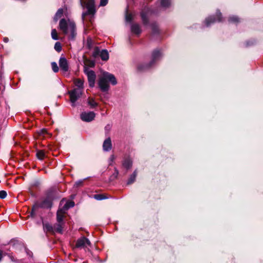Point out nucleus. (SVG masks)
I'll return each mask as SVG.
<instances>
[{"label": "nucleus", "mask_w": 263, "mask_h": 263, "mask_svg": "<svg viewBox=\"0 0 263 263\" xmlns=\"http://www.w3.org/2000/svg\"><path fill=\"white\" fill-rule=\"evenodd\" d=\"M59 28L65 34L70 32L69 40H74L77 34L76 26L74 22L69 19L66 20L65 18H62L59 22Z\"/></svg>", "instance_id": "obj_1"}, {"label": "nucleus", "mask_w": 263, "mask_h": 263, "mask_svg": "<svg viewBox=\"0 0 263 263\" xmlns=\"http://www.w3.org/2000/svg\"><path fill=\"white\" fill-rule=\"evenodd\" d=\"M108 82H110L113 85L117 84V80L114 75L108 72H104L98 82L99 87L103 92H106L109 90Z\"/></svg>", "instance_id": "obj_2"}, {"label": "nucleus", "mask_w": 263, "mask_h": 263, "mask_svg": "<svg viewBox=\"0 0 263 263\" xmlns=\"http://www.w3.org/2000/svg\"><path fill=\"white\" fill-rule=\"evenodd\" d=\"M52 206V200L49 197L44 199L41 203L35 202L33 205L30 216L34 217L36 211L39 209H50Z\"/></svg>", "instance_id": "obj_3"}, {"label": "nucleus", "mask_w": 263, "mask_h": 263, "mask_svg": "<svg viewBox=\"0 0 263 263\" xmlns=\"http://www.w3.org/2000/svg\"><path fill=\"white\" fill-rule=\"evenodd\" d=\"M162 56V54L159 49H155L153 51L152 54V60L149 64L140 65L138 67V70L140 71H145L148 69L155 64V63L159 60Z\"/></svg>", "instance_id": "obj_4"}, {"label": "nucleus", "mask_w": 263, "mask_h": 263, "mask_svg": "<svg viewBox=\"0 0 263 263\" xmlns=\"http://www.w3.org/2000/svg\"><path fill=\"white\" fill-rule=\"evenodd\" d=\"M86 7L87 11L83 12L82 14V19L83 22L84 21L85 16L88 15L93 16L95 14L96 10L95 8V0H89L86 4Z\"/></svg>", "instance_id": "obj_5"}, {"label": "nucleus", "mask_w": 263, "mask_h": 263, "mask_svg": "<svg viewBox=\"0 0 263 263\" xmlns=\"http://www.w3.org/2000/svg\"><path fill=\"white\" fill-rule=\"evenodd\" d=\"M82 92L83 91H81L80 89L74 88L68 92L72 106L75 107L76 106V102L81 97Z\"/></svg>", "instance_id": "obj_6"}, {"label": "nucleus", "mask_w": 263, "mask_h": 263, "mask_svg": "<svg viewBox=\"0 0 263 263\" xmlns=\"http://www.w3.org/2000/svg\"><path fill=\"white\" fill-rule=\"evenodd\" d=\"M222 17L221 12L219 10L216 11V15H211L206 18L204 21L205 26L209 27L211 24L216 22H221Z\"/></svg>", "instance_id": "obj_7"}, {"label": "nucleus", "mask_w": 263, "mask_h": 263, "mask_svg": "<svg viewBox=\"0 0 263 263\" xmlns=\"http://www.w3.org/2000/svg\"><path fill=\"white\" fill-rule=\"evenodd\" d=\"M84 72L87 76L89 86L90 87H94L96 79V75L95 71L85 67Z\"/></svg>", "instance_id": "obj_8"}, {"label": "nucleus", "mask_w": 263, "mask_h": 263, "mask_svg": "<svg viewBox=\"0 0 263 263\" xmlns=\"http://www.w3.org/2000/svg\"><path fill=\"white\" fill-rule=\"evenodd\" d=\"M96 116V114L93 111H84L80 114L81 119L84 122H91Z\"/></svg>", "instance_id": "obj_9"}, {"label": "nucleus", "mask_w": 263, "mask_h": 263, "mask_svg": "<svg viewBox=\"0 0 263 263\" xmlns=\"http://www.w3.org/2000/svg\"><path fill=\"white\" fill-rule=\"evenodd\" d=\"M61 70L63 73H66L69 71V65L68 61L65 57H61L59 61Z\"/></svg>", "instance_id": "obj_10"}, {"label": "nucleus", "mask_w": 263, "mask_h": 263, "mask_svg": "<svg viewBox=\"0 0 263 263\" xmlns=\"http://www.w3.org/2000/svg\"><path fill=\"white\" fill-rule=\"evenodd\" d=\"M90 244L91 243L89 240L83 236L77 240L76 247L78 248H84L86 247L87 246H90Z\"/></svg>", "instance_id": "obj_11"}, {"label": "nucleus", "mask_w": 263, "mask_h": 263, "mask_svg": "<svg viewBox=\"0 0 263 263\" xmlns=\"http://www.w3.org/2000/svg\"><path fill=\"white\" fill-rule=\"evenodd\" d=\"M122 166L126 170L130 169L133 165V161L129 157L124 158L122 161Z\"/></svg>", "instance_id": "obj_12"}, {"label": "nucleus", "mask_w": 263, "mask_h": 263, "mask_svg": "<svg viewBox=\"0 0 263 263\" xmlns=\"http://www.w3.org/2000/svg\"><path fill=\"white\" fill-rule=\"evenodd\" d=\"M112 148V144L110 138L108 137L105 140L103 144V150L105 152H109Z\"/></svg>", "instance_id": "obj_13"}, {"label": "nucleus", "mask_w": 263, "mask_h": 263, "mask_svg": "<svg viewBox=\"0 0 263 263\" xmlns=\"http://www.w3.org/2000/svg\"><path fill=\"white\" fill-rule=\"evenodd\" d=\"M130 30L132 32L137 35H140L142 32L140 26L138 24H132L130 26Z\"/></svg>", "instance_id": "obj_14"}, {"label": "nucleus", "mask_w": 263, "mask_h": 263, "mask_svg": "<svg viewBox=\"0 0 263 263\" xmlns=\"http://www.w3.org/2000/svg\"><path fill=\"white\" fill-rule=\"evenodd\" d=\"M74 84L77 87L75 89H80L81 91H83L84 88V80L80 79H76L74 80Z\"/></svg>", "instance_id": "obj_15"}, {"label": "nucleus", "mask_w": 263, "mask_h": 263, "mask_svg": "<svg viewBox=\"0 0 263 263\" xmlns=\"http://www.w3.org/2000/svg\"><path fill=\"white\" fill-rule=\"evenodd\" d=\"M74 206V202L73 201H67L66 203L60 208L62 212H65L69 209L73 208Z\"/></svg>", "instance_id": "obj_16"}, {"label": "nucleus", "mask_w": 263, "mask_h": 263, "mask_svg": "<svg viewBox=\"0 0 263 263\" xmlns=\"http://www.w3.org/2000/svg\"><path fill=\"white\" fill-rule=\"evenodd\" d=\"M148 11L144 12L143 11L141 13V19L143 24L145 25H147L148 24Z\"/></svg>", "instance_id": "obj_17"}, {"label": "nucleus", "mask_w": 263, "mask_h": 263, "mask_svg": "<svg viewBox=\"0 0 263 263\" xmlns=\"http://www.w3.org/2000/svg\"><path fill=\"white\" fill-rule=\"evenodd\" d=\"M137 176V170H135L133 174L130 176L129 179L127 181V184L129 185L134 183L136 177Z\"/></svg>", "instance_id": "obj_18"}, {"label": "nucleus", "mask_w": 263, "mask_h": 263, "mask_svg": "<svg viewBox=\"0 0 263 263\" xmlns=\"http://www.w3.org/2000/svg\"><path fill=\"white\" fill-rule=\"evenodd\" d=\"M43 229L45 232H54V228L53 226L48 222L43 223Z\"/></svg>", "instance_id": "obj_19"}, {"label": "nucleus", "mask_w": 263, "mask_h": 263, "mask_svg": "<svg viewBox=\"0 0 263 263\" xmlns=\"http://www.w3.org/2000/svg\"><path fill=\"white\" fill-rule=\"evenodd\" d=\"M100 57L103 61H107L109 58L108 51L106 49H103L100 52Z\"/></svg>", "instance_id": "obj_20"}, {"label": "nucleus", "mask_w": 263, "mask_h": 263, "mask_svg": "<svg viewBox=\"0 0 263 263\" xmlns=\"http://www.w3.org/2000/svg\"><path fill=\"white\" fill-rule=\"evenodd\" d=\"M64 212H62L61 210L60 209L58 210L57 213V220L58 223H61L63 221V214Z\"/></svg>", "instance_id": "obj_21"}, {"label": "nucleus", "mask_w": 263, "mask_h": 263, "mask_svg": "<svg viewBox=\"0 0 263 263\" xmlns=\"http://www.w3.org/2000/svg\"><path fill=\"white\" fill-rule=\"evenodd\" d=\"M171 0H160L161 7L162 8L166 9L171 6Z\"/></svg>", "instance_id": "obj_22"}, {"label": "nucleus", "mask_w": 263, "mask_h": 263, "mask_svg": "<svg viewBox=\"0 0 263 263\" xmlns=\"http://www.w3.org/2000/svg\"><path fill=\"white\" fill-rule=\"evenodd\" d=\"M63 14V9L62 8H60L58 10L57 12L54 15L53 17V20L55 22H57L58 19L62 17Z\"/></svg>", "instance_id": "obj_23"}, {"label": "nucleus", "mask_w": 263, "mask_h": 263, "mask_svg": "<svg viewBox=\"0 0 263 263\" xmlns=\"http://www.w3.org/2000/svg\"><path fill=\"white\" fill-rule=\"evenodd\" d=\"M36 156L39 160H43L45 157V154L44 151L37 150L36 153Z\"/></svg>", "instance_id": "obj_24"}, {"label": "nucleus", "mask_w": 263, "mask_h": 263, "mask_svg": "<svg viewBox=\"0 0 263 263\" xmlns=\"http://www.w3.org/2000/svg\"><path fill=\"white\" fill-rule=\"evenodd\" d=\"M93 198L97 200H102L108 198V197L104 194H95Z\"/></svg>", "instance_id": "obj_25"}, {"label": "nucleus", "mask_w": 263, "mask_h": 263, "mask_svg": "<svg viewBox=\"0 0 263 263\" xmlns=\"http://www.w3.org/2000/svg\"><path fill=\"white\" fill-rule=\"evenodd\" d=\"M87 103L90 106V108H95L98 106V103L95 102L93 99L88 98Z\"/></svg>", "instance_id": "obj_26"}, {"label": "nucleus", "mask_w": 263, "mask_h": 263, "mask_svg": "<svg viewBox=\"0 0 263 263\" xmlns=\"http://www.w3.org/2000/svg\"><path fill=\"white\" fill-rule=\"evenodd\" d=\"M54 229L56 232L62 234L63 233V227L61 223H58L54 225Z\"/></svg>", "instance_id": "obj_27"}, {"label": "nucleus", "mask_w": 263, "mask_h": 263, "mask_svg": "<svg viewBox=\"0 0 263 263\" xmlns=\"http://www.w3.org/2000/svg\"><path fill=\"white\" fill-rule=\"evenodd\" d=\"M151 28H152L153 34H157V33H158V32H159V28H158V26L157 23H152L151 25Z\"/></svg>", "instance_id": "obj_28"}, {"label": "nucleus", "mask_w": 263, "mask_h": 263, "mask_svg": "<svg viewBox=\"0 0 263 263\" xmlns=\"http://www.w3.org/2000/svg\"><path fill=\"white\" fill-rule=\"evenodd\" d=\"M228 21L230 23H237L239 22V18L237 16L232 15L229 17Z\"/></svg>", "instance_id": "obj_29"}, {"label": "nucleus", "mask_w": 263, "mask_h": 263, "mask_svg": "<svg viewBox=\"0 0 263 263\" xmlns=\"http://www.w3.org/2000/svg\"><path fill=\"white\" fill-rule=\"evenodd\" d=\"M115 172L110 177V180H114L115 179H117L119 175V171L117 167L114 168Z\"/></svg>", "instance_id": "obj_30"}, {"label": "nucleus", "mask_w": 263, "mask_h": 263, "mask_svg": "<svg viewBox=\"0 0 263 263\" xmlns=\"http://www.w3.org/2000/svg\"><path fill=\"white\" fill-rule=\"evenodd\" d=\"M51 37L53 40L57 41L59 40L58 33L55 29H53L51 30Z\"/></svg>", "instance_id": "obj_31"}, {"label": "nucleus", "mask_w": 263, "mask_h": 263, "mask_svg": "<svg viewBox=\"0 0 263 263\" xmlns=\"http://www.w3.org/2000/svg\"><path fill=\"white\" fill-rule=\"evenodd\" d=\"M54 48L57 52H61L62 49L61 44L59 42H56L54 44Z\"/></svg>", "instance_id": "obj_32"}, {"label": "nucleus", "mask_w": 263, "mask_h": 263, "mask_svg": "<svg viewBox=\"0 0 263 263\" xmlns=\"http://www.w3.org/2000/svg\"><path fill=\"white\" fill-rule=\"evenodd\" d=\"M51 64V67H52V70L54 72H58L59 70V67H58L57 63L55 62H52Z\"/></svg>", "instance_id": "obj_33"}, {"label": "nucleus", "mask_w": 263, "mask_h": 263, "mask_svg": "<svg viewBox=\"0 0 263 263\" xmlns=\"http://www.w3.org/2000/svg\"><path fill=\"white\" fill-rule=\"evenodd\" d=\"M125 20L127 22L130 23L133 20V16L130 13H128L126 11V14L125 15Z\"/></svg>", "instance_id": "obj_34"}, {"label": "nucleus", "mask_w": 263, "mask_h": 263, "mask_svg": "<svg viewBox=\"0 0 263 263\" xmlns=\"http://www.w3.org/2000/svg\"><path fill=\"white\" fill-rule=\"evenodd\" d=\"M86 45L88 49H91L92 47V40L90 38L87 39Z\"/></svg>", "instance_id": "obj_35"}, {"label": "nucleus", "mask_w": 263, "mask_h": 263, "mask_svg": "<svg viewBox=\"0 0 263 263\" xmlns=\"http://www.w3.org/2000/svg\"><path fill=\"white\" fill-rule=\"evenodd\" d=\"M7 195V194L5 191L2 190L0 191V199H5Z\"/></svg>", "instance_id": "obj_36"}, {"label": "nucleus", "mask_w": 263, "mask_h": 263, "mask_svg": "<svg viewBox=\"0 0 263 263\" xmlns=\"http://www.w3.org/2000/svg\"><path fill=\"white\" fill-rule=\"evenodd\" d=\"M100 50L98 48V47H96L94 50V51L93 52V56L94 57H97L98 55H100Z\"/></svg>", "instance_id": "obj_37"}, {"label": "nucleus", "mask_w": 263, "mask_h": 263, "mask_svg": "<svg viewBox=\"0 0 263 263\" xmlns=\"http://www.w3.org/2000/svg\"><path fill=\"white\" fill-rule=\"evenodd\" d=\"M115 159V156L114 155H111L108 160L109 165H112V163Z\"/></svg>", "instance_id": "obj_38"}, {"label": "nucleus", "mask_w": 263, "mask_h": 263, "mask_svg": "<svg viewBox=\"0 0 263 263\" xmlns=\"http://www.w3.org/2000/svg\"><path fill=\"white\" fill-rule=\"evenodd\" d=\"M108 3V0H100V6H105Z\"/></svg>", "instance_id": "obj_39"}, {"label": "nucleus", "mask_w": 263, "mask_h": 263, "mask_svg": "<svg viewBox=\"0 0 263 263\" xmlns=\"http://www.w3.org/2000/svg\"><path fill=\"white\" fill-rule=\"evenodd\" d=\"M83 183V180H79L78 181H77V182H76L75 184H74V186H76V187H78L79 186H80Z\"/></svg>", "instance_id": "obj_40"}, {"label": "nucleus", "mask_w": 263, "mask_h": 263, "mask_svg": "<svg viewBox=\"0 0 263 263\" xmlns=\"http://www.w3.org/2000/svg\"><path fill=\"white\" fill-rule=\"evenodd\" d=\"M3 41L5 43H8L9 42V39L7 37H5L3 39Z\"/></svg>", "instance_id": "obj_41"}, {"label": "nucleus", "mask_w": 263, "mask_h": 263, "mask_svg": "<svg viewBox=\"0 0 263 263\" xmlns=\"http://www.w3.org/2000/svg\"><path fill=\"white\" fill-rule=\"evenodd\" d=\"M9 256L12 261H15V260H14V257L13 256H10V255H9Z\"/></svg>", "instance_id": "obj_42"}, {"label": "nucleus", "mask_w": 263, "mask_h": 263, "mask_svg": "<svg viewBox=\"0 0 263 263\" xmlns=\"http://www.w3.org/2000/svg\"><path fill=\"white\" fill-rule=\"evenodd\" d=\"M3 256H2V252L0 251V261L2 260Z\"/></svg>", "instance_id": "obj_43"}, {"label": "nucleus", "mask_w": 263, "mask_h": 263, "mask_svg": "<svg viewBox=\"0 0 263 263\" xmlns=\"http://www.w3.org/2000/svg\"><path fill=\"white\" fill-rule=\"evenodd\" d=\"M250 44H249V42H247V46H249Z\"/></svg>", "instance_id": "obj_44"}]
</instances>
